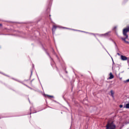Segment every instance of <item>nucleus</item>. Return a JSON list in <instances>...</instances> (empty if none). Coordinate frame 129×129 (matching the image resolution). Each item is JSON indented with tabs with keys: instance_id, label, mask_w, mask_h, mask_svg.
<instances>
[{
	"instance_id": "f257e3e1",
	"label": "nucleus",
	"mask_w": 129,
	"mask_h": 129,
	"mask_svg": "<svg viewBox=\"0 0 129 129\" xmlns=\"http://www.w3.org/2000/svg\"><path fill=\"white\" fill-rule=\"evenodd\" d=\"M129 32V27L128 28H126L123 30V36H125V37H121V39L122 40V41H124L125 43H128V41H127L126 40L128 39V35L126 34Z\"/></svg>"
},
{
	"instance_id": "f03ea898",
	"label": "nucleus",
	"mask_w": 129,
	"mask_h": 129,
	"mask_svg": "<svg viewBox=\"0 0 129 129\" xmlns=\"http://www.w3.org/2000/svg\"><path fill=\"white\" fill-rule=\"evenodd\" d=\"M116 126L113 122H108L106 125V129H115Z\"/></svg>"
},
{
	"instance_id": "7ed1b4c3",
	"label": "nucleus",
	"mask_w": 129,
	"mask_h": 129,
	"mask_svg": "<svg viewBox=\"0 0 129 129\" xmlns=\"http://www.w3.org/2000/svg\"><path fill=\"white\" fill-rule=\"evenodd\" d=\"M121 59L123 61H125V60H127V57L124 55H121Z\"/></svg>"
},
{
	"instance_id": "20e7f679",
	"label": "nucleus",
	"mask_w": 129,
	"mask_h": 129,
	"mask_svg": "<svg viewBox=\"0 0 129 129\" xmlns=\"http://www.w3.org/2000/svg\"><path fill=\"white\" fill-rule=\"evenodd\" d=\"M109 79H112L113 78V75H112V73H110L109 74Z\"/></svg>"
},
{
	"instance_id": "39448f33",
	"label": "nucleus",
	"mask_w": 129,
	"mask_h": 129,
	"mask_svg": "<svg viewBox=\"0 0 129 129\" xmlns=\"http://www.w3.org/2000/svg\"><path fill=\"white\" fill-rule=\"evenodd\" d=\"M110 93H111V96H112V97H114L113 95H114V92H113V91L111 90Z\"/></svg>"
},
{
	"instance_id": "423d86ee",
	"label": "nucleus",
	"mask_w": 129,
	"mask_h": 129,
	"mask_svg": "<svg viewBox=\"0 0 129 129\" xmlns=\"http://www.w3.org/2000/svg\"><path fill=\"white\" fill-rule=\"evenodd\" d=\"M128 82H129V79H127V80H126V81H124V83H128Z\"/></svg>"
},
{
	"instance_id": "0eeeda50",
	"label": "nucleus",
	"mask_w": 129,
	"mask_h": 129,
	"mask_svg": "<svg viewBox=\"0 0 129 129\" xmlns=\"http://www.w3.org/2000/svg\"><path fill=\"white\" fill-rule=\"evenodd\" d=\"M123 106L122 105H119L120 108H122Z\"/></svg>"
},
{
	"instance_id": "6e6552de",
	"label": "nucleus",
	"mask_w": 129,
	"mask_h": 129,
	"mask_svg": "<svg viewBox=\"0 0 129 129\" xmlns=\"http://www.w3.org/2000/svg\"><path fill=\"white\" fill-rule=\"evenodd\" d=\"M54 29L55 30H56V26H53V29H52V30H54Z\"/></svg>"
},
{
	"instance_id": "1a4fd4ad",
	"label": "nucleus",
	"mask_w": 129,
	"mask_h": 129,
	"mask_svg": "<svg viewBox=\"0 0 129 129\" xmlns=\"http://www.w3.org/2000/svg\"><path fill=\"white\" fill-rule=\"evenodd\" d=\"M47 96H48V97H53V96H49V95H47Z\"/></svg>"
},
{
	"instance_id": "9d476101",
	"label": "nucleus",
	"mask_w": 129,
	"mask_h": 129,
	"mask_svg": "<svg viewBox=\"0 0 129 129\" xmlns=\"http://www.w3.org/2000/svg\"><path fill=\"white\" fill-rule=\"evenodd\" d=\"M63 29H68V28L64 27Z\"/></svg>"
}]
</instances>
